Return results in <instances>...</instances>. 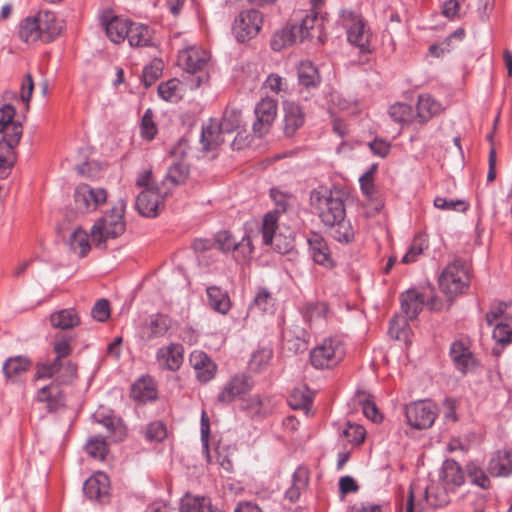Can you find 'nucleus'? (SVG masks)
I'll return each mask as SVG.
<instances>
[{
	"label": "nucleus",
	"mask_w": 512,
	"mask_h": 512,
	"mask_svg": "<svg viewBox=\"0 0 512 512\" xmlns=\"http://www.w3.org/2000/svg\"><path fill=\"white\" fill-rule=\"evenodd\" d=\"M125 210L126 200L121 198L117 206L107 210L95 221L91 228V236L96 248L106 250L107 240L116 239L125 232Z\"/></svg>",
	"instance_id": "nucleus-1"
},
{
	"label": "nucleus",
	"mask_w": 512,
	"mask_h": 512,
	"mask_svg": "<svg viewBox=\"0 0 512 512\" xmlns=\"http://www.w3.org/2000/svg\"><path fill=\"white\" fill-rule=\"evenodd\" d=\"M310 204L319 210V218L324 226H335L337 222L346 218L345 202L337 192L322 188L310 192Z\"/></svg>",
	"instance_id": "nucleus-2"
},
{
	"label": "nucleus",
	"mask_w": 512,
	"mask_h": 512,
	"mask_svg": "<svg viewBox=\"0 0 512 512\" xmlns=\"http://www.w3.org/2000/svg\"><path fill=\"white\" fill-rule=\"evenodd\" d=\"M441 291L449 298L466 292L470 284L468 264L462 258H455L441 272L438 278Z\"/></svg>",
	"instance_id": "nucleus-3"
},
{
	"label": "nucleus",
	"mask_w": 512,
	"mask_h": 512,
	"mask_svg": "<svg viewBox=\"0 0 512 512\" xmlns=\"http://www.w3.org/2000/svg\"><path fill=\"white\" fill-rule=\"evenodd\" d=\"M343 342L337 337L325 338L310 351V363L316 369L333 368L345 357Z\"/></svg>",
	"instance_id": "nucleus-4"
},
{
	"label": "nucleus",
	"mask_w": 512,
	"mask_h": 512,
	"mask_svg": "<svg viewBox=\"0 0 512 512\" xmlns=\"http://www.w3.org/2000/svg\"><path fill=\"white\" fill-rule=\"evenodd\" d=\"M344 21L349 22L346 25L347 41L359 48L361 54L371 53L370 48V30L367 29L365 19L352 10H344L342 12Z\"/></svg>",
	"instance_id": "nucleus-5"
},
{
	"label": "nucleus",
	"mask_w": 512,
	"mask_h": 512,
	"mask_svg": "<svg viewBox=\"0 0 512 512\" xmlns=\"http://www.w3.org/2000/svg\"><path fill=\"white\" fill-rule=\"evenodd\" d=\"M263 14L257 9L242 10L232 23V34L238 43L255 38L261 30Z\"/></svg>",
	"instance_id": "nucleus-6"
},
{
	"label": "nucleus",
	"mask_w": 512,
	"mask_h": 512,
	"mask_svg": "<svg viewBox=\"0 0 512 512\" xmlns=\"http://www.w3.org/2000/svg\"><path fill=\"white\" fill-rule=\"evenodd\" d=\"M405 416L412 428L427 429L434 424L438 416V407L431 400L414 401L405 406Z\"/></svg>",
	"instance_id": "nucleus-7"
},
{
	"label": "nucleus",
	"mask_w": 512,
	"mask_h": 512,
	"mask_svg": "<svg viewBox=\"0 0 512 512\" xmlns=\"http://www.w3.org/2000/svg\"><path fill=\"white\" fill-rule=\"evenodd\" d=\"M92 420L106 429V434L113 443H119L127 436V427L122 418L110 408L100 406L92 414Z\"/></svg>",
	"instance_id": "nucleus-8"
},
{
	"label": "nucleus",
	"mask_w": 512,
	"mask_h": 512,
	"mask_svg": "<svg viewBox=\"0 0 512 512\" xmlns=\"http://www.w3.org/2000/svg\"><path fill=\"white\" fill-rule=\"evenodd\" d=\"M308 245V254L312 261L327 270H332L337 266V262L332 257V252L325 237L317 231H309L306 235Z\"/></svg>",
	"instance_id": "nucleus-9"
},
{
	"label": "nucleus",
	"mask_w": 512,
	"mask_h": 512,
	"mask_svg": "<svg viewBox=\"0 0 512 512\" xmlns=\"http://www.w3.org/2000/svg\"><path fill=\"white\" fill-rule=\"evenodd\" d=\"M74 205L77 212L85 214L97 209L107 200L104 188H93L88 184H79L74 190Z\"/></svg>",
	"instance_id": "nucleus-10"
},
{
	"label": "nucleus",
	"mask_w": 512,
	"mask_h": 512,
	"mask_svg": "<svg viewBox=\"0 0 512 512\" xmlns=\"http://www.w3.org/2000/svg\"><path fill=\"white\" fill-rule=\"evenodd\" d=\"M172 327V319L164 313H155L139 327V338L144 344H149L155 339L164 337Z\"/></svg>",
	"instance_id": "nucleus-11"
},
{
	"label": "nucleus",
	"mask_w": 512,
	"mask_h": 512,
	"mask_svg": "<svg viewBox=\"0 0 512 512\" xmlns=\"http://www.w3.org/2000/svg\"><path fill=\"white\" fill-rule=\"evenodd\" d=\"M21 139V130L19 126L14 128V133L8 136H2L0 140V178L6 179L12 168L14 167L17 157L15 148L18 146Z\"/></svg>",
	"instance_id": "nucleus-12"
},
{
	"label": "nucleus",
	"mask_w": 512,
	"mask_h": 512,
	"mask_svg": "<svg viewBox=\"0 0 512 512\" xmlns=\"http://www.w3.org/2000/svg\"><path fill=\"white\" fill-rule=\"evenodd\" d=\"M278 102L272 98H263L255 106L256 120L252 125L255 135L262 137L270 131L277 115Z\"/></svg>",
	"instance_id": "nucleus-13"
},
{
	"label": "nucleus",
	"mask_w": 512,
	"mask_h": 512,
	"mask_svg": "<svg viewBox=\"0 0 512 512\" xmlns=\"http://www.w3.org/2000/svg\"><path fill=\"white\" fill-rule=\"evenodd\" d=\"M310 334L300 324H292L282 331L283 348L292 354H302L308 350Z\"/></svg>",
	"instance_id": "nucleus-14"
},
{
	"label": "nucleus",
	"mask_w": 512,
	"mask_h": 512,
	"mask_svg": "<svg viewBox=\"0 0 512 512\" xmlns=\"http://www.w3.org/2000/svg\"><path fill=\"white\" fill-rule=\"evenodd\" d=\"M283 133L293 137L305 123V112L302 106L294 101H283Z\"/></svg>",
	"instance_id": "nucleus-15"
},
{
	"label": "nucleus",
	"mask_w": 512,
	"mask_h": 512,
	"mask_svg": "<svg viewBox=\"0 0 512 512\" xmlns=\"http://www.w3.org/2000/svg\"><path fill=\"white\" fill-rule=\"evenodd\" d=\"M253 386L251 377L246 374H236L224 386L218 394L217 400L221 403H231L237 397L248 393Z\"/></svg>",
	"instance_id": "nucleus-16"
},
{
	"label": "nucleus",
	"mask_w": 512,
	"mask_h": 512,
	"mask_svg": "<svg viewBox=\"0 0 512 512\" xmlns=\"http://www.w3.org/2000/svg\"><path fill=\"white\" fill-rule=\"evenodd\" d=\"M41 40L50 43L58 38L64 29V20L58 19L56 14L49 10H41L37 14Z\"/></svg>",
	"instance_id": "nucleus-17"
},
{
	"label": "nucleus",
	"mask_w": 512,
	"mask_h": 512,
	"mask_svg": "<svg viewBox=\"0 0 512 512\" xmlns=\"http://www.w3.org/2000/svg\"><path fill=\"white\" fill-rule=\"evenodd\" d=\"M83 491L91 500H96L100 503L108 502L110 491V481L108 476L102 472L94 473L85 481Z\"/></svg>",
	"instance_id": "nucleus-18"
},
{
	"label": "nucleus",
	"mask_w": 512,
	"mask_h": 512,
	"mask_svg": "<svg viewBox=\"0 0 512 512\" xmlns=\"http://www.w3.org/2000/svg\"><path fill=\"white\" fill-rule=\"evenodd\" d=\"M424 295L416 289L411 288L400 294L401 310L405 315L403 327L408 326V321L416 319L423 310Z\"/></svg>",
	"instance_id": "nucleus-19"
},
{
	"label": "nucleus",
	"mask_w": 512,
	"mask_h": 512,
	"mask_svg": "<svg viewBox=\"0 0 512 512\" xmlns=\"http://www.w3.org/2000/svg\"><path fill=\"white\" fill-rule=\"evenodd\" d=\"M160 199L158 186H155V189H145L137 196L135 208L140 215L155 218L160 211Z\"/></svg>",
	"instance_id": "nucleus-20"
},
{
	"label": "nucleus",
	"mask_w": 512,
	"mask_h": 512,
	"mask_svg": "<svg viewBox=\"0 0 512 512\" xmlns=\"http://www.w3.org/2000/svg\"><path fill=\"white\" fill-rule=\"evenodd\" d=\"M102 24L105 27L107 37L118 44L127 39L132 21L122 16L113 15L110 19L103 16Z\"/></svg>",
	"instance_id": "nucleus-21"
},
{
	"label": "nucleus",
	"mask_w": 512,
	"mask_h": 512,
	"mask_svg": "<svg viewBox=\"0 0 512 512\" xmlns=\"http://www.w3.org/2000/svg\"><path fill=\"white\" fill-rule=\"evenodd\" d=\"M189 361L192 367L196 370L197 379L200 382L207 383L214 378L216 373V365L205 352H192Z\"/></svg>",
	"instance_id": "nucleus-22"
},
{
	"label": "nucleus",
	"mask_w": 512,
	"mask_h": 512,
	"mask_svg": "<svg viewBox=\"0 0 512 512\" xmlns=\"http://www.w3.org/2000/svg\"><path fill=\"white\" fill-rule=\"evenodd\" d=\"M156 358L158 361L165 362L164 368L169 371H177L184 359V347L180 343H170L167 347H161L157 350Z\"/></svg>",
	"instance_id": "nucleus-23"
},
{
	"label": "nucleus",
	"mask_w": 512,
	"mask_h": 512,
	"mask_svg": "<svg viewBox=\"0 0 512 512\" xmlns=\"http://www.w3.org/2000/svg\"><path fill=\"white\" fill-rule=\"evenodd\" d=\"M298 83L307 91L316 90L322 81L318 68L311 61H301L297 68Z\"/></svg>",
	"instance_id": "nucleus-24"
},
{
	"label": "nucleus",
	"mask_w": 512,
	"mask_h": 512,
	"mask_svg": "<svg viewBox=\"0 0 512 512\" xmlns=\"http://www.w3.org/2000/svg\"><path fill=\"white\" fill-rule=\"evenodd\" d=\"M131 396L137 403L145 404L158 398L157 388L149 376L142 377L132 384Z\"/></svg>",
	"instance_id": "nucleus-25"
},
{
	"label": "nucleus",
	"mask_w": 512,
	"mask_h": 512,
	"mask_svg": "<svg viewBox=\"0 0 512 512\" xmlns=\"http://www.w3.org/2000/svg\"><path fill=\"white\" fill-rule=\"evenodd\" d=\"M440 110L441 104L430 94H420L416 105L415 118L419 124L424 125Z\"/></svg>",
	"instance_id": "nucleus-26"
},
{
	"label": "nucleus",
	"mask_w": 512,
	"mask_h": 512,
	"mask_svg": "<svg viewBox=\"0 0 512 512\" xmlns=\"http://www.w3.org/2000/svg\"><path fill=\"white\" fill-rule=\"evenodd\" d=\"M326 19L327 13L319 16L318 11H310L306 13L299 22L293 23L299 33V41L303 42L305 39L311 37V30L316 26L318 29H323V24Z\"/></svg>",
	"instance_id": "nucleus-27"
},
{
	"label": "nucleus",
	"mask_w": 512,
	"mask_h": 512,
	"mask_svg": "<svg viewBox=\"0 0 512 512\" xmlns=\"http://www.w3.org/2000/svg\"><path fill=\"white\" fill-rule=\"evenodd\" d=\"M216 123H218V120L210 118L208 125H202L200 143L202 144V149L206 152L215 149L224 142L222 135L225 133L220 132V129L216 127Z\"/></svg>",
	"instance_id": "nucleus-28"
},
{
	"label": "nucleus",
	"mask_w": 512,
	"mask_h": 512,
	"mask_svg": "<svg viewBox=\"0 0 512 512\" xmlns=\"http://www.w3.org/2000/svg\"><path fill=\"white\" fill-rule=\"evenodd\" d=\"M492 476L506 477L512 473V450H498L488 464Z\"/></svg>",
	"instance_id": "nucleus-29"
},
{
	"label": "nucleus",
	"mask_w": 512,
	"mask_h": 512,
	"mask_svg": "<svg viewBox=\"0 0 512 512\" xmlns=\"http://www.w3.org/2000/svg\"><path fill=\"white\" fill-rule=\"evenodd\" d=\"M297 40H299V33L293 22H289L282 29L274 33L270 46L272 50L279 52L283 48L293 45Z\"/></svg>",
	"instance_id": "nucleus-30"
},
{
	"label": "nucleus",
	"mask_w": 512,
	"mask_h": 512,
	"mask_svg": "<svg viewBox=\"0 0 512 512\" xmlns=\"http://www.w3.org/2000/svg\"><path fill=\"white\" fill-rule=\"evenodd\" d=\"M208 303L210 307L220 313L227 314L231 308V301L226 290H223L219 286H210L206 289Z\"/></svg>",
	"instance_id": "nucleus-31"
},
{
	"label": "nucleus",
	"mask_w": 512,
	"mask_h": 512,
	"mask_svg": "<svg viewBox=\"0 0 512 512\" xmlns=\"http://www.w3.org/2000/svg\"><path fill=\"white\" fill-rule=\"evenodd\" d=\"M31 360L24 355H17L9 357L3 364L2 370L8 380L15 381V379L29 370Z\"/></svg>",
	"instance_id": "nucleus-32"
},
{
	"label": "nucleus",
	"mask_w": 512,
	"mask_h": 512,
	"mask_svg": "<svg viewBox=\"0 0 512 512\" xmlns=\"http://www.w3.org/2000/svg\"><path fill=\"white\" fill-rule=\"evenodd\" d=\"M53 328L68 330L80 324V317L74 309H62L50 315Z\"/></svg>",
	"instance_id": "nucleus-33"
},
{
	"label": "nucleus",
	"mask_w": 512,
	"mask_h": 512,
	"mask_svg": "<svg viewBox=\"0 0 512 512\" xmlns=\"http://www.w3.org/2000/svg\"><path fill=\"white\" fill-rule=\"evenodd\" d=\"M127 39L132 47H151L154 45L151 40L150 27L141 23L132 22Z\"/></svg>",
	"instance_id": "nucleus-34"
},
{
	"label": "nucleus",
	"mask_w": 512,
	"mask_h": 512,
	"mask_svg": "<svg viewBox=\"0 0 512 512\" xmlns=\"http://www.w3.org/2000/svg\"><path fill=\"white\" fill-rule=\"evenodd\" d=\"M309 481V470L304 466H299L293 474L292 477V485L286 491L285 497L291 501L295 502L299 499L301 491H303Z\"/></svg>",
	"instance_id": "nucleus-35"
},
{
	"label": "nucleus",
	"mask_w": 512,
	"mask_h": 512,
	"mask_svg": "<svg viewBox=\"0 0 512 512\" xmlns=\"http://www.w3.org/2000/svg\"><path fill=\"white\" fill-rule=\"evenodd\" d=\"M16 110L12 104H4L0 107V133L3 136L14 133V128L19 126L21 135L23 134V126L20 121L15 120Z\"/></svg>",
	"instance_id": "nucleus-36"
},
{
	"label": "nucleus",
	"mask_w": 512,
	"mask_h": 512,
	"mask_svg": "<svg viewBox=\"0 0 512 512\" xmlns=\"http://www.w3.org/2000/svg\"><path fill=\"white\" fill-rule=\"evenodd\" d=\"M18 36L26 43L41 40L37 15L28 16L20 22Z\"/></svg>",
	"instance_id": "nucleus-37"
},
{
	"label": "nucleus",
	"mask_w": 512,
	"mask_h": 512,
	"mask_svg": "<svg viewBox=\"0 0 512 512\" xmlns=\"http://www.w3.org/2000/svg\"><path fill=\"white\" fill-rule=\"evenodd\" d=\"M330 229V236L341 244H350L354 241L355 231L351 221L344 218L337 222L335 226H326Z\"/></svg>",
	"instance_id": "nucleus-38"
},
{
	"label": "nucleus",
	"mask_w": 512,
	"mask_h": 512,
	"mask_svg": "<svg viewBox=\"0 0 512 512\" xmlns=\"http://www.w3.org/2000/svg\"><path fill=\"white\" fill-rule=\"evenodd\" d=\"M241 124V111L234 108H226L223 112L221 120L216 123V127L220 129V132L230 134L238 131L241 128Z\"/></svg>",
	"instance_id": "nucleus-39"
},
{
	"label": "nucleus",
	"mask_w": 512,
	"mask_h": 512,
	"mask_svg": "<svg viewBox=\"0 0 512 512\" xmlns=\"http://www.w3.org/2000/svg\"><path fill=\"white\" fill-rule=\"evenodd\" d=\"M275 298L266 287H259L253 301L249 304L250 310H258L261 313H273Z\"/></svg>",
	"instance_id": "nucleus-40"
},
{
	"label": "nucleus",
	"mask_w": 512,
	"mask_h": 512,
	"mask_svg": "<svg viewBox=\"0 0 512 512\" xmlns=\"http://www.w3.org/2000/svg\"><path fill=\"white\" fill-rule=\"evenodd\" d=\"M388 114L393 121L402 125H408L416 119L413 107L402 102H397L391 105L389 107Z\"/></svg>",
	"instance_id": "nucleus-41"
},
{
	"label": "nucleus",
	"mask_w": 512,
	"mask_h": 512,
	"mask_svg": "<svg viewBox=\"0 0 512 512\" xmlns=\"http://www.w3.org/2000/svg\"><path fill=\"white\" fill-rule=\"evenodd\" d=\"M425 499L434 508L444 507L450 502V497L445 486L436 484L426 487Z\"/></svg>",
	"instance_id": "nucleus-42"
},
{
	"label": "nucleus",
	"mask_w": 512,
	"mask_h": 512,
	"mask_svg": "<svg viewBox=\"0 0 512 512\" xmlns=\"http://www.w3.org/2000/svg\"><path fill=\"white\" fill-rule=\"evenodd\" d=\"M312 402L313 397L307 387L305 389L295 388L288 398V404L292 409L305 410L306 413L310 411Z\"/></svg>",
	"instance_id": "nucleus-43"
},
{
	"label": "nucleus",
	"mask_w": 512,
	"mask_h": 512,
	"mask_svg": "<svg viewBox=\"0 0 512 512\" xmlns=\"http://www.w3.org/2000/svg\"><path fill=\"white\" fill-rule=\"evenodd\" d=\"M64 358L58 355L52 361L38 362L36 364L35 379L53 378L59 370L65 365Z\"/></svg>",
	"instance_id": "nucleus-44"
},
{
	"label": "nucleus",
	"mask_w": 512,
	"mask_h": 512,
	"mask_svg": "<svg viewBox=\"0 0 512 512\" xmlns=\"http://www.w3.org/2000/svg\"><path fill=\"white\" fill-rule=\"evenodd\" d=\"M355 397L358 404L362 407L363 414L368 419H371L373 422H378L382 419V415L375 402L371 399L370 394L362 390H357Z\"/></svg>",
	"instance_id": "nucleus-45"
},
{
	"label": "nucleus",
	"mask_w": 512,
	"mask_h": 512,
	"mask_svg": "<svg viewBox=\"0 0 512 512\" xmlns=\"http://www.w3.org/2000/svg\"><path fill=\"white\" fill-rule=\"evenodd\" d=\"M68 244L70 249L75 252L79 249L80 257H85L91 250L89 236L81 227H78L73 231L68 239Z\"/></svg>",
	"instance_id": "nucleus-46"
},
{
	"label": "nucleus",
	"mask_w": 512,
	"mask_h": 512,
	"mask_svg": "<svg viewBox=\"0 0 512 512\" xmlns=\"http://www.w3.org/2000/svg\"><path fill=\"white\" fill-rule=\"evenodd\" d=\"M428 248L427 236L424 233H418L414 236L410 247L408 248L405 255L402 257L401 262L404 264L413 263L417 260V257Z\"/></svg>",
	"instance_id": "nucleus-47"
},
{
	"label": "nucleus",
	"mask_w": 512,
	"mask_h": 512,
	"mask_svg": "<svg viewBox=\"0 0 512 512\" xmlns=\"http://www.w3.org/2000/svg\"><path fill=\"white\" fill-rule=\"evenodd\" d=\"M227 452L228 450H200L202 458L207 463L213 464L215 462L226 472H231L233 470V462Z\"/></svg>",
	"instance_id": "nucleus-48"
},
{
	"label": "nucleus",
	"mask_w": 512,
	"mask_h": 512,
	"mask_svg": "<svg viewBox=\"0 0 512 512\" xmlns=\"http://www.w3.org/2000/svg\"><path fill=\"white\" fill-rule=\"evenodd\" d=\"M443 480L447 484L460 486L464 483V474L461 467L454 460H446L442 467Z\"/></svg>",
	"instance_id": "nucleus-49"
},
{
	"label": "nucleus",
	"mask_w": 512,
	"mask_h": 512,
	"mask_svg": "<svg viewBox=\"0 0 512 512\" xmlns=\"http://www.w3.org/2000/svg\"><path fill=\"white\" fill-rule=\"evenodd\" d=\"M276 229L277 216L272 212L265 214L261 226L262 241L264 245H273L275 237L277 236Z\"/></svg>",
	"instance_id": "nucleus-50"
},
{
	"label": "nucleus",
	"mask_w": 512,
	"mask_h": 512,
	"mask_svg": "<svg viewBox=\"0 0 512 512\" xmlns=\"http://www.w3.org/2000/svg\"><path fill=\"white\" fill-rule=\"evenodd\" d=\"M366 436V430L362 425L347 422L346 427L341 433V437L347 443L352 445H360L363 443Z\"/></svg>",
	"instance_id": "nucleus-51"
},
{
	"label": "nucleus",
	"mask_w": 512,
	"mask_h": 512,
	"mask_svg": "<svg viewBox=\"0 0 512 512\" xmlns=\"http://www.w3.org/2000/svg\"><path fill=\"white\" fill-rule=\"evenodd\" d=\"M273 350L270 347H262L256 350L250 359L249 366L254 372H261L270 362Z\"/></svg>",
	"instance_id": "nucleus-52"
},
{
	"label": "nucleus",
	"mask_w": 512,
	"mask_h": 512,
	"mask_svg": "<svg viewBox=\"0 0 512 512\" xmlns=\"http://www.w3.org/2000/svg\"><path fill=\"white\" fill-rule=\"evenodd\" d=\"M163 62L160 59H156L150 64L143 68L142 72V83L145 88L151 87L162 75Z\"/></svg>",
	"instance_id": "nucleus-53"
},
{
	"label": "nucleus",
	"mask_w": 512,
	"mask_h": 512,
	"mask_svg": "<svg viewBox=\"0 0 512 512\" xmlns=\"http://www.w3.org/2000/svg\"><path fill=\"white\" fill-rule=\"evenodd\" d=\"M145 439L150 443H160L168 436L166 425L162 421H153L145 428Z\"/></svg>",
	"instance_id": "nucleus-54"
},
{
	"label": "nucleus",
	"mask_w": 512,
	"mask_h": 512,
	"mask_svg": "<svg viewBox=\"0 0 512 512\" xmlns=\"http://www.w3.org/2000/svg\"><path fill=\"white\" fill-rule=\"evenodd\" d=\"M189 175L188 166L182 161L172 163L167 171L166 179L171 181L174 185L185 183Z\"/></svg>",
	"instance_id": "nucleus-55"
},
{
	"label": "nucleus",
	"mask_w": 512,
	"mask_h": 512,
	"mask_svg": "<svg viewBox=\"0 0 512 512\" xmlns=\"http://www.w3.org/2000/svg\"><path fill=\"white\" fill-rule=\"evenodd\" d=\"M77 370V364L72 362L71 360H67L65 362V365L54 376L56 385L61 386L72 384L74 380L77 378Z\"/></svg>",
	"instance_id": "nucleus-56"
},
{
	"label": "nucleus",
	"mask_w": 512,
	"mask_h": 512,
	"mask_svg": "<svg viewBox=\"0 0 512 512\" xmlns=\"http://www.w3.org/2000/svg\"><path fill=\"white\" fill-rule=\"evenodd\" d=\"M74 341V337L70 334L57 333L55 335V342L53 344V351L59 357L66 358L68 357L73 348L71 343Z\"/></svg>",
	"instance_id": "nucleus-57"
},
{
	"label": "nucleus",
	"mask_w": 512,
	"mask_h": 512,
	"mask_svg": "<svg viewBox=\"0 0 512 512\" xmlns=\"http://www.w3.org/2000/svg\"><path fill=\"white\" fill-rule=\"evenodd\" d=\"M213 241H215V246L224 253L231 251L234 252L237 248L238 242L233 234L228 230H221L217 232Z\"/></svg>",
	"instance_id": "nucleus-58"
},
{
	"label": "nucleus",
	"mask_w": 512,
	"mask_h": 512,
	"mask_svg": "<svg viewBox=\"0 0 512 512\" xmlns=\"http://www.w3.org/2000/svg\"><path fill=\"white\" fill-rule=\"evenodd\" d=\"M141 136L146 140H153L158 132L157 126L153 120V111L148 108L141 118Z\"/></svg>",
	"instance_id": "nucleus-59"
},
{
	"label": "nucleus",
	"mask_w": 512,
	"mask_h": 512,
	"mask_svg": "<svg viewBox=\"0 0 512 512\" xmlns=\"http://www.w3.org/2000/svg\"><path fill=\"white\" fill-rule=\"evenodd\" d=\"M434 206L441 210L465 212L469 208V203L465 200L448 199L445 197L437 196L434 199Z\"/></svg>",
	"instance_id": "nucleus-60"
},
{
	"label": "nucleus",
	"mask_w": 512,
	"mask_h": 512,
	"mask_svg": "<svg viewBox=\"0 0 512 512\" xmlns=\"http://www.w3.org/2000/svg\"><path fill=\"white\" fill-rule=\"evenodd\" d=\"M377 169H378V164L373 163L369 167V169L363 175H361V177L359 178L360 189H361L362 193L369 198L375 192L374 176L377 172Z\"/></svg>",
	"instance_id": "nucleus-61"
},
{
	"label": "nucleus",
	"mask_w": 512,
	"mask_h": 512,
	"mask_svg": "<svg viewBox=\"0 0 512 512\" xmlns=\"http://www.w3.org/2000/svg\"><path fill=\"white\" fill-rule=\"evenodd\" d=\"M459 404V400L455 397L448 396L443 399L442 407L445 421L457 422L459 420V416L457 414Z\"/></svg>",
	"instance_id": "nucleus-62"
},
{
	"label": "nucleus",
	"mask_w": 512,
	"mask_h": 512,
	"mask_svg": "<svg viewBox=\"0 0 512 512\" xmlns=\"http://www.w3.org/2000/svg\"><path fill=\"white\" fill-rule=\"evenodd\" d=\"M467 470L468 475L474 484L478 485L483 489H486L490 486V480L481 468L477 467L474 464H469L467 466Z\"/></svg>",
	"instance_id": "nucleus-63"
},
{
	"label": "nucleus",
	"mask_w": 512,
	"mask_h": 512,
	"mask_svg": "<svg viewBox=\"0 0 512 512\" xmlns=\"http://www.w3.org/2000/svg\"><path fill=\"white\" fill-rule=\"evenodd\" d=\"M202 499L206 497H193L186 494L180 502V512H202Z\"/></svg>",
	"instance_id": "nucleus-64"
}]
</instances>
